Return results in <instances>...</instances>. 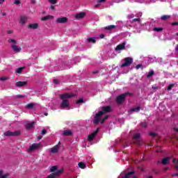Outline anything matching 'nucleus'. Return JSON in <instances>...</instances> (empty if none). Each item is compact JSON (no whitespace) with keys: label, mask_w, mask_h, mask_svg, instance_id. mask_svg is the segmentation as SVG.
Segmentation results:
<instances>
[{"label":"nucleus","mask_w":178,"mask_h":178,"mask_svg":"<svg viewBox=\"0 0 178 178\" xmlns=\"http://www.w3.org/2000/svg\"><path fill=\"white\" fill-rule=\"evenodd\" d=\"M111 111L112 108L111 106H105L102 107V111H99V113L95 115L93 123L95 124H99V122H101V119H102V115H106V113H109V112Z\"/></svg>","instance_id":"f257e3e1"},{"label":"nucleus","mask_w":178,"mask_h":178,"mask_svg":"<svg viewBox=\"0 0 178 178\" xmlns=\"http://www.w3.org/2000/svg\"><path fill=\"white\" fill-rule=\"evenodd\" d=\"M83 102H84V99H79V100H77L76 102V104H83Z\"/></svg>","instance_id":"58836bf2"},{"label":"nucleus","mask_w":178,"mask_h":178,"mask_svg":"<svg viewBox=\"0 0 178 178\" xmlns=\"http://www.w3.org/2000/svg\"><path fill=\"white\" fill-rule=\"evenodd\" d=\"M143 68L144 67H143V65H140V64L137 65L136 67V69L137 70H138V69H143Z\"/></svg>","instance_id":"4c0bfd02"},{"label":"nucleus","mask_w":178,"mask_h":178,"mask_svg":"<svg viewBox=\"0 0 178 178\" xmlns=\"http://www.w3.org/2000/svg\"><path fill=\"white\" fill-rule=\"evenodd\" d=\"M106 0H97V3L95 6V8H99L101 3H104Z\"/></svg>","instance_id":"412c9836"},{"label":"nucleus","mask_w":178,"mask_h":178,"mask_svg":"<svg viewBox=\"0 0 178 178\" xmlns=\"http://www.w3.org/2000/svg\"><path fill=\"white\" fill-rule=\"evenodd\" d=\"M35 104H33V103H31V104H28L26 106V108L27 109H33V108H34Z\"/></svg>","instance_id":"b1692460"},{"label":"nucleus","mask_w":178,"mask_h":178,"mask_svg":"<svg viewBox=\"0 0 178 178\" xmlns=\"http://www.w3.org/2000/svg\"><path fill=\"white\" fill-rule=\"evenodd\" d=\"M28 29H31L32 30H37V29H38V24L37 23L30 24L28 26Z\"/></svg>","instance_id":"ddd939ff"},{"label":"nucleus","mask_w":178,"mask_h":178,"mask_svg":"<svg viewBox=\"0 0 178 178\" xmlns=\"http://www.w3.org/2000/svg\"><path fill=\"white\" fill-rule=\"evenodd\" d=\"M149 136H151L152 137H158V138H159V136H158V134L154 132H150Z\"/></svg>","instance_id":"c756f323"},{"label":"nucleus","mask_w":178,"mask_h":178,"mask_svg":"<svg viewBox=\"0 0 178 178\" xmlns=\"http://www.w3.org/2000/svg\"><path fill=\"white\" fill-rule=\"evenodd\" d=\"M163 30V28H158V27L154 28V31H156L157 33H159V31H162Z\"/></svg>","instance_id":"2f4dec72"},{"label":"nucleus","mask_w":178,"mask_h":178,"mask_svg":"<svg viewBox=\"0 0 178 178\" xmlns=\"http://www.w3.org/2000/svg\"><path fill=\"white\" fill-rule=\"evenodd\" d=\"M42 138V136H38V140H41Z\"/></svg>","instance_id":"13d9d810"},{"label":"nucleus","mask_w":178,"mask_h":178,"mask_svg":"<svg viewBox=\"0 0 178 178\" xmlns=\"http://www.w3.org/2000/svg\"><path fill=\"white\" fill-rule=\"evenodd\" d=\"M86 16V13L81 12L75 15L76 19H83Z\"/></svg>","instance_id":"4468645a"},{"label":"nucleus","mask_w":178,"mask_h":178,"mask_svg":"<svg viewBox=\"0 0 178 178\" xmlns=\"http://www.w3.org/2000/svg\"><path fill=\"white\" fill-rule=\"evenodd\" d=\"M44 116H48V113H44Z\"/></svg>","instance_id":"69168bd1"},{"label":"nucleus","mask_w":178,"mask_h":178,"mask_svg":"<svg viewBox=\"0 0 178 178\" xmlns=\"http://www.w3.org/2000/svg\"><path fill=\"white\" fill-rule=\"evenodd\" d=\"M98 133H99V128H97V129L93 133L88 136V141H92Z\"/></svg>","instance_id":"0eeeda50"},{"label":"nucleus","mask_w":178,"mask_h":178,"mask_svg":"<svg viewBox=\"0 0 178 178\" xmlns=\"http://www.w3.org/2000/svg\"><path fill=\"white\" fill-rule=\"evenodd\" d=\"M16 87H24L26 86H27V81H17L15 83Z\"/></svg>","instance_id":"f8f14e48"},{"label":"nucleus","mask_w":178,"mask_h":178,"mask_svg":"<svg viewBox=\"0 0 178 178\" xmlns=\"http://www.w3.org/2000/svg\"><path fill=\"white\" fill-rule=\"evenodd\" d=\"M74 97V94L73 93H64L60 95V99H62V102L60 104L61 109H65V108H69V98H72Z\"/></svg>","instance_id":"f03ea898"},{"label":"nucleus","mask_w":178,"mask_h":178,"mask_svg":"<svg viewBox=\"0 0 178 178\" xmlns=\"http://www.w3.org/2000/svg\"><path fill=\"white\" fill-rule=\"evenodd\" d=\"M172 26H178V22H172Z\"/></svg>","instance_id":"09e8293b"},{"label":"nucleus","mask_w":178,"mask_h":178,"mask_svg":"<svg viewBox=\"0 0 178 178\" xmlns=\"http://www.w3.org/2000/svg\"><path fill=\"white\" fill-rule=\"evenodd\" d=\"M108 118H109L108 115H106L100 122L101 124H104L105 120H106V119H108Z\"/></svg>","instance_id":"72a5a7b5"},{"label":"nucleus","mask_w":178,"mask_h":178,"mask_svg":"<svg viewBox=\"0 0 178 178\" xmlns=\"http://www.w3.org/2000/svg\"><path fill=\"white\" fill-rule=\"evenodd\" d=\"M170 158L165 157V158L162 159L161 163H163V165H168L170 162Z\"/></svg>","instance_id":"f3484780"},{"label":"nucleus","mask_w":178,"mask_h":178,"mask_svg":"<svg viewBox=\"0 0 178 178\" xmlns=\"http://www.w3.org/2000/svg\"><path fill=\"white\" fill-rule=\"evenodd\" d=\"M78 165L81 169H86V163H85L80 162L78 163Z\"/></svg>","instance_id":"4be33fe9"},{"label":"nucleus","mask_w":178,"mask_h":178,"mask_svg":"<svg viewBox=\"0 0 178 178\" xmlns=\"http://www.w3.org/2000/svg\"><path fill=\"white\" fill-rule=\"evenodd\" d=\"M14 3H15V5H20L21 2H20V1H19V0H16V1L14 2Z\"/></svg>","instance_id":"a18cd8bd"},{"label":"nucleus","mask_w":178,"mask_h":178,"mask_svg":"<svg viewBox=\"0 0 178 178\" xmlns=\"http://www.w3.org/2000/svg\"><path fill=\"white\" fill-rule=\"evenodd\" d=\"M1 15L2 16H6V13H2Z\"/></svg>","instance_id":"680f3d73"},{"label":"nucleus","mask_w":178,"mask_h":178,"mask_svg":"<svg viewBox=\"0 0 178 178\" xmlns=\"http://www.w3.org/2000/svg\"><path fill=\"white\" fill-rule=\"evenodd\" d=\"M168 19H170V15H163L161 17V19L163 21L168 20Z\"/></svg>","instance_id":"393cba45"},{"label":"nucleus","mask_w":178,"mask_h":178,"mask_svg":"<svg viewBox=\"0 0 178 178\" xmlns=\"http://www.w3.org/2000/svg\"><path fill=\"white\" fill-rule=\"evenodd\" d=\"M5 2V0H0V4L2 5Z\"/></svg>","instance_id":"4d7b16f0"},{"label":"nucleus","mask_w":178,"mask_h":178,"mask_svg":"<svg viewBox=\"0 0 178 178\" xmlns=\"http://www.w3.org/2000/svg\"><path fill=\"white\" fill-rule=\"evenodd\" d=\"M131 94V93L127 92L125 93L120 95L116 98L117 104H118L119 105H122V104H123V102H124L126 98H127V97H129V95H130Z\"/></svg>","instance_id":"7ed1b4c3"},{"label":"nucleus","mask_w":178,"mask_h":178,"mask_svg":"<svg viewBox=\"0 0 178 178\" xmlns=\"http://www.w3.org/2000/svg\"><path fill=\"white\" fill-rule=\"evenodd\" d=\"M88 42H92V44H95L97 40H95V38H89L88 39Z\"/></svg>","instance_id":"5701e85b"},{"label":"nucleus","mask_w":178,"mask_h":178,"mask_svg":"<svg viewBox=\"0 0 178 178\" xmlns=\"http://www.w3.org/2000/svg\"><path fill=\"white\" fill-rule=\"evenodd\" d=\"M97 73H99V71H95V72H93V74H97Z\"/></svg>","instance_id":"bf43d9fd"},{"label":"nucleus","mask_w":178,"mask_h":178,"mask_svg":"<svg viewBox=\"0 0 178 178\" xmlns=\"http://www.w3.org/2000/svg\"><path fill=\"white\" fill-rule=\"evenodd\" d=\"M115 27H116V26H114V25H112V29H115Z\"/></svg>","instance_id":"774afa93"},{"label":"nucleus","mask_w":178,"mask_h":178,"mask_svg":"<svg viewBox=\"0 0 178 178\" xmlns=\"http://www.w3.org/2000/svg\"><path fill=\"white\" fill-rule=\"evenodd\" d=\"M67 22V17H58L56 21V23H58V24H65Z\"/></svg>","instance_id":"1a4fd4ad"},{"label":"nucleus","mask_w":178,"mask_h":178,"mask_svg":"<svg viewBox=\"0 0 178 178\" xmlns=\"http://www.w3.org/2000/svg\"><path fill=\"white\" fill-rule=\"evenodd\" d=\"M63 136H72V132L70 130H65L63 132Z\"/></svg>","instance_id":"bb28decb"},{"label":"nucleus","mask_w":178,"mask_h":178,"mask_svg":"<svg viewBox=\"0 0 178 178\" xmlns=\"http://www.w3.org/2000/svg\"><path fill=\"white\" fill-rule=\"evenodd\" d=\"M34 124H35V122H32L31 123H28L26 124V130H30L31 129H33L34 127Z\"/></svg>","instance_id":"2eb2a0df"},{"label":"nucleus","mask_w":178,"mask_h":178,"mask_svg":"<svg viewBox=\"0 0 178 178\" xmlns=\"http://www.w3.org/2000/svg\"><path fill=\"white\" fill-rule=\"evenodd\" d=\"M62 172H63V170L60 169L55 172L50 174L49 176H47V178H56L58 176L62 174Z\"/></svg>","instance_id":"6e6552de"},{"label":"nucleus","mask_w":178,"mask_h":178,"mask_svg":"<svg viewBox=\"0 0 178 178\" xmlns=\"http://www.w3.org/2000/svg\"><path fill=\"white\" fill-rule=\"evenodd\" d=\"M12 33H13V31H8V34H12Z\"/></svg>","instance_id":"0e129e2a"},{"label":"nucleus","mask_w":178,"mask_h":178,"mask_svg":"<svg viewBox=\"0 0 178 178\" xmlns=\"http://www.w3.org/2000/svg\"><path fill=\"white\" fill-rule=\"evenodd\" d=\"M26 22H27V17H21L20 18V23L24 26V24H26Z\"/></svg>","instance_id":"6ab92c4d"},{"label":"nucleus","mask_w":178,"mask_h":178,"mask_svg":"<svg viewBox=\"0 0 178 178\" xmlns=\"http://www.w3.org/2000/svg\"><path fill=\"white\" fill-rule=\"evenodd\" d=\"M20 134H22L21 131H7L3 133V136H6L7 137H19Z\"/></svg>","instance_id":"39448f33"},{"label":"nucleus","mask_w":178,"mask_h":178,"mask_svg":"<svg viewBox=\"0 0 178 178\" xmlns=\"http://www.w3.org/2000/svg\"><path fill=\"white\" fill-rule=\"evenodd\" d=\"M53 82L54 83V84H56V85L60 84V80L59 79H54Z\"/></svg>","instance_id":"c9c22d12"},{"label":"nucleus","mask_w":178,"mask_h":178,"mask_svg":"<svg viewBox=\"0 0 178 178\" xmlns=\"http://www.w3.org/2000/svg\"><path fill=\"white\" fill-rule=\"evenodd\" d=\"M24 69V67H21L17 69V70L15 71V73H18V74H20V73H22V72H23V70Z\"/></svg>","instance_id":"a878e982"},{"label":"nucleus","mask_w":178,"mask_h":178,"mask_svg":"<svg viewBox=\"0 0 178 178\" xmlns=\"http://www.w3.org/2000/svg\"><path fill=\"white\" fill-rule=\"evenodd\" d=\"M173 177H178V173L172 175Z\"/></svg>","instance_id":"3c124183"},{"label":"nucleus","mask_w":178,"mask_h":178,"mask_svg":"<svg viewBox=\"0 0 178 178\" xmlns=\"http://www.w3.org/2000/svg\"><path fill=\"white\" fill-rule=\"evenodd\" d=\"M31 3H32L33 5H34L35 3V0H31Z\"/></svg>","instance_id":"603ef678"},{"label":"nucleus","mask_w":178,"mask_h":178,"mask_svg":"<svg viewBox=\"0 0 178 178\" xmlns=\"http://www.w3.org/2000/svg\"><path fill=\"white\" fill-rule=\"evenodd\" d=\"M152 90H158L159 88V87H158V86H152Z\"/></svg>","instance_id":"de8ad7c7"},{"label":"nucleus","mask_w":178,"mask_h":178,"mask_svg":"<svg viewBox=\"0 0 178 178\" xmlns=\"http://www.w3.org/2000/svg\"><path fill=\"white\" fill-rule=\"evenodd\" d=\"M140 109H141V107L138 106V107H136V108H134L131 109V112H136L137 111H140Z\"/></svg>","instance_id":"7c9ffc66"},{"label":"nucleus","mask_w":178,"mask_h":178,"mask_svg":"<svg viewBox=\"0 0 178 178\" xmlns=\"http://www.w3.org/2000/svg\"><path fill=\"white\" fill-rule=\"evenodd\" d=\"M56 170H58V166L56 165L52 166L50 168V172H56Z\"/></svg>","instance_id":"c85d7f7f"},{"label":"nucleus","mask_w":178,"mask_h":178,"mask_svg":"<svg viewBox=\"0 0 178 178\" xmlns=\"http://www.w3.org/2000/svg\"><path fill=\"white\" fill-rule=\"evenodd\" d=\"M175 51L176 52H178V44H177L175 47Z\"/></svg>","instance_id":"5fc2aeb1"},{"label":"nucleus","mask_w":178,"mask_h":178,"mask_svg":"<svg viewBox=\"0 0 178 178\" xmlns=\"http://www.w3.org/2000/svg\"><path fill=\"white\" fill-rule=\"evenodd\" d=\"M49 2L52 5H55L58 2V0H49Z\"/></svg>","instance_id":"e433bc0d"},{"label":"nucleus","mask_w":178,"mask_h":178,"mask_svg":"<svg viewBox=\"0 0 178 178\" xmlns=\"http://www.w3.org/2000/svg\"><path fill=\"white\" fill-rule=\"evenodd\" d=\"M25 95H17L14 96V98L15 99H21V98H24Z\"/></svg>","instance_id":"473e14b6"},{"label":"nucleus","mask_w":178,"mask_h":178,"mask_svg":"<svg viewBox=\"0 0 178 178\" xmlns=\"http://www.w3.org/2000/svg\"><path fill=\"white\" fill-rule=\"evenodd\" d=\"M141 124H142V127H147V123L145 122H142Z\"/></svg>","instance_id":"49530a36"},{"label":"nucleus","mask_w":178,"mask_h":178,"mask_svg":"<svg viewBox=\"0 0 178 178\" xmlns=\"http://www.w3.org/2000/svg\"><path fill=\"white\" fill-rule=\"evenodd\" d=\"M3 173V171L1 170L0 171V176H2V174Z\"/></svg>","instance_id":"e2e57ef3"},{"label":"nucleus","mask_w":178,"mask_h":178,"mask_svg":"<svg viewBox=\"0 0 178 178\" xmlns=\"http://www.w3.org/2000/svg\"><path fill=\"white\" fill-rule=\"evenodd\" d=\"M40 134H42V136H44V134H47V129H43L41 131Z\"/></svg>","instance_id":"37998d69"},{"label":"nucleus","mask_w":178,"mask_h":178,"mask_svg":"<svg viewBox=\"0 0 178 178\" xmlns=\"http://www.w3.org/2000/svg\"><path fill=\"white\" fill-rule=\"evenodd\" d=\"M49 19H54V16L52 15H47L41 18L42 22H45L47 20H49Z\"/></svg>","instance_id":"a211bd4d"},{"label":"nucleus","mask_w":178,"mask_h":178,"mask_svg":"<svg viewBox=\"0 0 178 178\" xmlns=\"http://www.w3.org/2000/svg\"><path fill=\"white\" fill-rule=\"evenodd\" d=\"M135 143H136V144H138V145H140V141L135 142Z\"/></svg>","instance_id":"338daca9"},{"label":"nucleus","mask_w":178,"mask_h":178,"mask_svg":"<svg viewBox=\"0 0 178 178\" xmlns=\"http://www.w3.org/2000/svg\"><path fill=\"white\" fill-rule=\"evenodd\" d=\"M174 131H176V132L178 133V128H175V129H174Z\"/></svg>","instance_id":"052dcab7"},{"label":"nucleus","mask_w":178,"mask_h":178,"mask_svg":"<svg viewBox=\"0 0 178 178\" xmlns=\"http://www.w3.org/2000/svg\"><path fill=\"white\" fill-rule=\"evenodd\" d=\"M100 38H105V35L101 34L100 35Z\"/></svg>","instance_id":"864d4df0"},{"label":"nucleus","mask_w":178,"mask_h":178,"mask_svg":"<svg viewBox=\"0 0 178 178\" xmlns=\"http://www.w3.org/2000/svg\"><path fill=\"white\" fill-rule=\"evenodd\" d=\"M50 8H51L52 10H55V6H50Z\"/></svg>","instance_id":"8fccbe9b"},{"label":"nucleus","mask_w":178,"mask_h":178,"mask_svg":"<svg viewBox=\"0 0 178 178\" xmlns=\"http://www.w3.org/2000/svg\"><path fill=\"white\" fill-rule=\"evenodd\" d=\"M59 145H55L53 148L51 149V152H52V154H56V152L59 151Z\"/></svg>","instance_id":"dca6fc26"},{"label":"nucleus","mask_w":178,"mask_h":178,"mask_svg":"<svg viewBox=\"0 0 178 178\" xmlns=\"http://www.w3.org/2000/svg\"><path fill=\"white\" fill-rule=\"evenodd\" d=\"M9 176V174H6V175H0V178H7Z\"/></svg>","instance_id":"79ce46f5"},{"label":"nucleus","mask_w":178,"mask_h":178,"mask_svg":"<svg viewBox=\"0 0 178 178\" xmlns=\"http://www.w3.org/2000/svg\"><path fill=\"white\" fill-rule=\"evenodd\" d=\"M124 63L120 65V67H126L127 66H130V65L133 63V58L130 57H127L124 59Z\"/></svg>","instance_id":"423d86ee"},{"label":"nucleus","mask_w":178,"mask_h":178,"mask_svg":"<svg viewBox=\"0 0 178 178\" xmlns=\"http://www.w3.org/2000/svg\"><path fill=\"white\" fill-rule=\"evenodd\" d=\"M174 87H175V83H172V84L169 85L168 86V91H170L172 90V88H173Z\"/></svg>","instance_id":"f704fd0d"},{"label":"nucleus","mask_w":178,"mask_h":178,"mask_svg":"<svg viewBox=\"0 0 178 178\" xmlns=\"http://www.w3.org/2000/svg\"><path fill=\"white\" fill-rule=\"evenodd\" d=\"M105 30H108V31H111L112 30V25H110L108 26H106L104 28Z\"/></svg>","instance_id":"ea45409f"},{"label":"nucleus","mask_w":178,"mask_h":178,"mask_svg":"<svg viewBox=\"0 0 178 178\" xmlns=\"http://www.w3.org/2000/svg\"><path fill=\"white\" fill-rule=\"evenodd\" d=\"M40 144L38 143H33L32 145L29 147V151L30 152H33V151L37 149L38 148H40Z\"/></svg>","instance_id":"9d476101"},{"label":"nucleus","mask_w":178,"mask_h":178,"mask_svg":"<svg viewBox=\"0 0 178 178\" xmlns=\"http://www.w3.org/2000/svg\"><path fill=\"white\" fill-rule=\"evenodd\" d=\"M8 42L13 43L10 45V47H11L13 51H14V52H20V51H22V48H20V47H19V46L16 45V44H17V41H16V40L9 39Z\"/></svg>","instance_id":"20e7f679"},{"label":"nucleus","mask_w":178,"mask_h":178,"mask_svg":"<svg viewBox=\"0 0 178 178\" xmlns=\"http://www.w3.org/2000/svg\"><path fill=\"white\" fill-rule=\"evenodd\" d=\"M132 22H141V19H140V18H134L132 20Z\"/></svg>","instance_id":"c03bdc74"},{"label":"nucleus","mask_w":178,"mask_h":178,"mask_svg":"<svg viewBox=\"0 0 178 178\" xmlns=\"http://www.w3.org/2000/svg\"><path fill=\"white\" fill-rule=\"evenodd\" d=\"M125 48H126V43L122 42L116 47L115 51H122V50L124 49Z\"/></svg>","instance_id":"9b49d317"},{"label":"nucleus","mask_w":178,"mask_h":178,"mask_svg":"<svg viewBox=\"0 0 178 178\" xmlns=\"http://www.w3.org/2000/svg\"><path fill=\"white\" fill-rule=\"evenodd\" d=\"M175 168V169H178V163H176Z\"/></svg>","instance_id":"6e6d98bb"},{"label":"nucleus","mask_w":178,"mask_h":178,"mask_svg":"<svg viewBox=\"0 0 178 178\" xmlns=\"http://www.w3.org/2000/svg\"><path fill=\"white\" fill-rule=\"evenodd\" d=\"M6 80H8V77H6V76L0 77L1 81H6Z\"/></svg>","instance_id":"a19ab883"},{"label":"nucleus","mask_w":178,"mask_h":178,"mask_svg":"<svg viewBox=\"0 0 178 178\" xmlns=\"http://www.w3.org/2000/svg\"><path fill=\"white\" fill-rule=\"evenodd\" d=\"M154 74H155V72H154V70H152L150 72H149V73L147 74V77H152L154 76Z\"/></svg>","instance_id":"cd10ccee"},{"label":"nucleus","mask_w":178,"mask_h":178,"mask_svg":"<svg viewBox=\"0 0 178 178\" xmlns=\"http://www.w3.org/2000/svg\"><path fill=\"white\" fill-rule=\"evenodd\" d=\"M141 137V135L140 134H136L134 136H133V140L134 141H137V140H140V138Z\"/></svg>","instance_id":"aec40b11"}]
</instances>
